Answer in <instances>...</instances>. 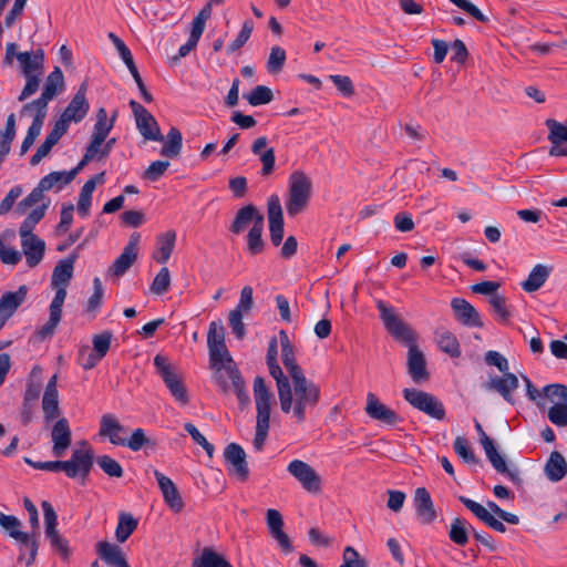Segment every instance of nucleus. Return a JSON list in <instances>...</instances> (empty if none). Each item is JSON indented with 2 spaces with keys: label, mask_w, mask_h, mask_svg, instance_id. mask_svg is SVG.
Here are the masks:
<instances>
[{
  "label": "nucleus",
  "mask_w": 567,
  "mask_h": 567,
  "mask_svg": "<svg viewBox=\"0 0 567 567\" xmlns=\"http://www.w3.org/2000/svg\"><path fill=\"white\" fill-rule=\"evenodd\" d=\"M377 308L380 313L386 331L396 340L409 346L408 370L412 380L416 383L426 381L429 372L423 352L416 347V334L409 323H406L395 309L383 300L377 301Z\"/></svg>",
  "instance_id": "nucleus-1"
},
{
  "label": "nucleus",
  "mask_w": 567,
  "mask_h": 567,
  "mask_svg": "<svg viewBox=\"0 0 567 567\" xmlns=\"http://www.w3.org/2000/svg\"><path fill=\"white\" fill-rule=\"evenodd\" d=\"M320 395V386L302 375L291 379L290 385L281 390L278 398L282 413L291 414L296 423L301 424L307 419V412L319 403Z\"/></svg>",
  "instance_id": "nucleus-2"
},
{
  "label": "nucleus",
  "mask_w": 567,
  "mask_h": 567,
  "mask_svg": "<svg viewBox=\"0 0 567 567\" xmlns=\"http://www.w3.org/2000/svg\"><path fill=\"white\" fill-rule=\"evenodd\" d=\"M80 445V449L73 450L71 458L68 461L56 460L37 463H32L28 458L25 461L37 470L49 472L62 471L70 478H75L78 476L86 478L94 464V451L86 441H82Z\"/></svg>",
  "instance_id": "nucleus-3"
},
{
  "label": "nucleus",
  "mask_w": 567,
  "mask_h": 567,
  "mask_svg": "<svg viewBox=\"0 0 567 567\" xmlns=\"http://www.w3.org/2000/svg\"><path fill=\"white\" fill-rule=\"evenodd\" d=\"M207 346L209 350V360L216 369V380L224 392L229 390L228 382L224 378L223 369L229 364H235L233 358L225 344V329L220 322L213 321L209 324L207 334Z\"/></svg>",
  "instance_id": "nucleus-4"
},
{
  "label": "nucleus",
  "mask_w": 567,
  "mask_h": 567,
  "mask_svg": "<svg viewBox=\"0 0 567 567\" xmlns=\"http://www.w3.org/2000/svg\"><path fill=\"white\" fill-rule=\"evenodd\" d=\"M254 396L257 410L256 432L254 437V446L257 451L264 449L270 426V408L272 393L266 385L265 379L256 377L254 380Z\"/></svg>",
  "instance_id": "nucleus-5"
},
{
  "label": "nucleus",
  "mask_w": 567,
  "mask_h": 567,
  "mask_svg": "<svg viewBox=\"0 0 567 567\" xmlns=\"http://www.w3.org/2000/svg\"><path fill=\"white\" fill-rule=\"evenodd\" d=\"M17 60L27 80L18 97L20 102H23L39 90L44 68V51L38 49L33 52H19Z\"/></svg>",
  "instance_id": "nucleus-6"
},
{
  "label": "nucleus",
  "mask_w": 567,
  "mask_h": 567,
  "mask_svg": "<svg viewBox=\"0 0 567 567\" xmlns=\"http://www.w3.org/2000/svg\"><path fill=\"white\" fill-rule=\"evenodd\" d=\"M312 182L302 171H295L289 176L288 200L286 209L295 217L303 212L310 200Z\"/></svg>",
  "instance_id": "nucleus-7"
},
{
  "label": "nucleus",
  "mask_w": 567,
  "mask_h": 567,
  "mask_svg": "<svg viewBox=\"0 0 567 567\" xmlns=\"http://www.w3.org/2000/svg\"><path fill=\"white\" fill-rule=\"evenodd\" d=\"M154 365L174 399L182 405L188 404L189 396L187 389L181 375L168 362L167 358L162 354H156L154 358Z\"/></svg>",
  "instance_id": "nucleus-8"
},
{
  "label": "nucleus",
  "mask_w": 567,
  "mask_h": 567,
  "mask_svg": "<svg viewBox=\"0 0 567 567\" xmlns=\"http://www.w3.org/2000/svg\"><path fill=\"white\" fill-rule=\"evenodd\" d=\"M475 429L480 435V441L485 454L495 471L499 474L506 475L514 484L520 485L522 478L518 468L515 466H507L503 456L497 452L493 440L484 432L481 423L477 421L475 422Z\"/></svg>",
  "instance_id": "nucleus-9"
},
{
  "label": "nucleus",
  "mask_w": 567,
  "mask_h": 567,
  "mask_svg": "<svg viewBox=\"0 0 567 567\" xmlns=\"http://www.w3.org/2000/svg\"><path fill=\"white\" fill-rule=\"evenodd\" d=\"M403 396L414 409H417L429 416L436 420H443L445 417L443 403L433 394L416 389H404Z\"/></svg>",
  "instance_id": "nucleus-10"
},
{
  "label": "nucleus",
  "mask_w": 567,
  "mask_h": 567,
  "mask_svg": "<svg viewBox=\"0 0 567 567\" xmlns=\"http://www.w3.org/2000/svg\"><path fill=\"white\" fill-rule=\"evenodd\" d=\"M0 526L9 533L10 537L30 548V557L27 564H33L38 553V540L35 538V533L29 535L28 533L21 532V522L16 516L6 515L1 512Z\"/></svg>",
  "instance_id": "nucleus-11"
},
{
  "label": "nucleus",
  "mask_w": 567,
  "mask_h": 567,
  "mask_svg": "<svg viewBox=\"0 0 567 567\" xmlns=\"http://www.w3.org/2000/svg\"><path fill=\"white\" fill-rule=\"evenodd\" d=\"M130 106L134 113L136 126L141 135L147 141L164 142L155 117L138 102L132 100Z\"/></svg>",
  "instance_id": "nucleus-12"
},
{
  "label": "nucleus",
  "mask_w": 567,
  "mask_h": 567,
  "mask_svg": "<svg viewBox=\"0 0 567 567\" xmlns=\"http://www.w3.org/2000/svg\"><path fill=\"white\" fill-rule=\"evenodd\" d=\"M287 471L301 484V486L307 492H320L321 478L319 474L308 463L300 460H293L288 464Z\"/></svg>",
  "instance_id": "nucleus-13"
},
{
  "label": "nucleus",
  "mask_w": 567,
  "mask_h": 567,
  "mask_svg": "<svg viewBox=\"0 0 567 567\" xmlns=\"http://www.w3.org/2000/svg\"><path fill=\"white\" fill-rule=\"evenodd\" d=\"M141 236L137 233L131 235L127 245L124 247L122 254L109 267L107 272L115 277L123 276L136 261L138 255V244Z\"/></svg>",
  "instance_id": "nucleus-14"
},
{
  "label": "nucleus",
  "mask_w": 567,
  "mask_h": 567,
  "mask_svg": "<svg viewBox=\"0 0 567 567\" xmlns=\"http://www.w3.org/2000/svg\"><path fill=\"white\" fill-rule=\"evenodd\" d=\"M213 12V7L209 3H206L204 8L198 12V14L194 18L192 22V30L189 38L185 44H183L178 50V55L174 58V60H178L181 58H185L193 51L205 30L206 22L210 18Z\"/></svg>",
  "instance_id": "nucleus-15"
},
{
  "label": "nucleus",
  "mask_w": 567,
  "mask_h": 567,
  "mask_svg": "<svg viewBox=\"0 0 567 567\" xmlns=\"http://www.w3.org/2000/svg\"><path fill=\"white\" fill-rule=\"evenodd\" d=\"M28 291V287L22 285L17 291H8L0 297V330L25 301Z\"/></svg>",
  "instance_id": "nucleus-16"
},
{
  "label": "nucleus",
  "mask_w": 567,
  "mask_h": 567,
  "mask_svg": "<svg viewBox=\"0 0 567 567\" xmlns=\"http://www.w3.org/2000/svg\"><path fill=\"white\" fill-rule=\"evenodd\" d=\"M267 213L271 243L279 246L284 238V216L278 195L274 194L268 198Z\"/></svg>",
  "instance_id": "nucleus-17"
},
{
  "label": "nucleus",
  "mask_w": 567,
  "mask_h": 567,
  "mask_svg": "<svg viewBox=\"0 0 567 567\" xmlns=\"http://www.w3.org/2000/svg\"><path fill=\"white\" fill-rule=\"evenodd\" d=\"M89 109L90 104L86 100V83H82L61 114L60 120H64L68 125H70L71 122L78 123L85 117Z\"/></svg>",
  "instance_id": "nucleus-18"
},
{
  "label": "nucleus",
  "mask_w": 567,
  "mask_h": 567,
  "mask_svg": "<svg viewBox=\"0 0 567 567\" xmlns=\"http://www.w3.org/2000/svg\"><path fill=\"white\" fill-rule=\"evenodd\" d=\"M545 124L549 131V155L555 157L567 156V125L554 118L546 120Z\"/></svg>",
  "instance_id": "nucleus-19"
},
{
  "label": "nucleus",
  "mask_w": 567,
  "mask_h": 567,
  "mask_svg": "<svg viewBox=\"0 0 567 567\" xmlns=\"http://www.w3.org/2000/svg\"><path fill=\"white\" fill-rule=\"evenodd\" d=\"M266 523L269 535L278 543L285 553H291L293 546L289 536L284 532V518L279 511L269 508L266 512Z\"/></svg>",
  "instance_id": "nucleus-20"
},
{
  "label": "nucleus",
  "mask_w": 567,
  "mask_h": 567,
  "mask_svg": "<svg viewBox=\"0 0 567 567\" xmlns=\"http://www.w3.org/2000/svg\"><path fill=\"white\" fill-rule=\"evenodd\" d=\"M413 504L419 522L422 525H431L437 517L434 503L425 487L415 489Z\"/></svg>",
  "instance_id": "nucleus-21"
},
{
  "label": "nucleus",
  "mask_w": 567,
  "mask_h": 567,
  "mask_svg": "<svg viewBox=\"0 0 567 567\" xmlns=\"http://www.w3.org/2000/svg\"><path fill=\"white\" fill-rule=\"evenodd\" d=\"M52 454L55 457L65 455L72 442V432L69 421L65 417L59 419L51 431Z\"/></svg>",
  "instance_id": "nucleus-22"
},
{
  "label": "nucleus",
  "mask_w": 567,
  "mask_h": 567,
  "mask_svg": "<svg viewBox=\"0 0 567 567\" xmlns=\"http://www.w3.org/2000/svg\"><path fill=\"white\" fill-rule=\"evenodd\" d=\"M22 252L25 256L27 265L30 268L37 267L43 259L45 252V243L43 239L30 233L20 235Z\"/></svg>",
  "instance_id": "nucleus-23"
},
{
  "label": "nucleus",
  "mask_w": 567,
  "mask_h": 567,
  "mask_svg": "<svg viewBox=\"0 0 567 567\" xmlns=\"http://www.w3.org/2000/svg\"><path fill=\"white\" fill-rule=\"evenodd\" d=\"M484 388L497 392L506 402L514 404L513 392L518 388V379L514 373L505 372L502 377L489 378Z\"/></svg>",
  "instance_id": "nucleus-24"
},
{
  "label": "nucleus",
  "mask_w": 567,
  "mask_h": 567,
  "mask_svg": "<svg viewBox=\"0 0 567 567\" xmlns=\"http://www.w3.org/2000/svg\"><path fill=\"white\" fill-rule=\"evenodd\" d=\"M365 413L373 420L382 422L386 425H394L401 421L395 411L381 403L373 393L367 395Z\"/></svg>",
  "instance_id": "nucleus-25"
},
{
  "label": "nucleus",
  "mask_w": 567,
  "mask_h": 567,
  "mask_svg": "<svg viewBox=\"0 0 567 567\" xmlns=\"http://www.w3.org/2000/svg\"><path fill=\"white\" fill-rule=\"evenodd\" d=\"M154 476L158 483L165 503L172 511L179 513L184 508V502L174 482L157 470L154 471Z\"/></svg>",
  "instance_id": "nucleus-26"
},
{
  "label": "nucleus",
  "mask_w": 567,
  "mask_h": 567,
  "mask_svg": "<svg viewBox=\"0 0 567 567\" xmlns=\"http://www.w3.org/2000/svg\"><path fill=\"white\" fill-rule=\"evenodd\" d=\"M451 307L455 313L456 319L464 326L482 328L483 322L481 320L477 310L465 299L454 298L451 301Z\"/></svg>",
  "instance_id": "nucleus-27"
},
{
  "label": "nucleus",
  "mask_w": 567,
  "mask_h": 567,
  "mask_svg": "<svg viewBox=\"0 0 567 567\" xmlns=\"http://www.w3.org/2000/svg\"><path fill=\"white\" fill-rule=\"evenodd\" d=\"M267 145L268 140L266 136L256 138L251 144L252 154L259 156V161L262 165L260 171L261 176H269L275 171V150L272 147L267 148Z\"/></svg>",
  "instance_id": "nucleus-28"
},
{
  "label": "nucleus",
  "mask_w": 567,
  "mask_h": 567,
  "mask_svg": "<svg viewBox=\"0 0 567 567\" xmlns=\"http://www.w3.org/2000/svg\"><path fill=\"white\" fill-rule=\"evenodd\" d=\"M224 457L231 466V471L243 481L248 477L249 468L246 462V453L239 444H228L224 451Z\"/></svg>",
  "instance_id": "nucleus-29"
},
{
  "label": "nucleus",
  "mask_w": 567,
  "mask_h": 567,
  "mask_svg": "<svg viewBox=\"0 0 567 567\" xmlns=\"http://www.w3.org/2000/svg\"><path fill=\"white\" fill-rule=\"evenodd\" d=\"M280 344H281V360L290 375V379L299 378L305 375L303 370L297 363L295 349L290 342V339L285 330L279 332Z\"/></svg>",
  "instance_id": "nucleus-30"
},
{
  "label": "nucleus",
  "mask_w": 567,
  "mask_h": 567,
  "mask_svg": "<svg viewBox=\"0 0 567 567\" xmlns=\"http://www.w3.org/2000/svg\"><path fill=\"white\" fill-rule=\"evenodd\" d=\"M458 501L488 527L499 533L506 532V526L480 503L465 496H458Z\"/></svg>",
  "instance_id": "nucleus-31"
},
{
  "label": "nucleus",
  "mask_w": 567,
  "mask_h": 567,
  "mask_svg": "<svg viewBox=\"0 0 567 567\" xmlns=\"http://www.w3.org/2000/svg\"><path fill=\"white\" fill-rule=\"evenodd\" d=\"M96 553L110 567H130L122 548L117 545L106 540L100 542L96 545Z\"/></svg>",
  "instance_id": "nucleus-32"
},
{
  "label": "nucleus",
  "mask_w": 567,
  "mask_h": 567,
  "mask_svg": "<svg viewBox=\"0 0 567 567\" xmlns=\"http://www.w3.org/2000/svg\"><path fill=\"white\" fill-rule=\"evenodd\" d=\"M58 398L56 377L53 375L45 386L42 399V409L47 422L56 419L60 414Z\"/></svg>",
  "instance_id": "nucleus-33"
},
{
  "label": "nucleus",
  "mask_w": 567,
  "mask_h": 567,
  "mask_svg": "<svg viewBox=\"0 0 567 567\" xmlns=\"http://www.w3.org/2000/svg\"><path fill=\"white\" fill-rule=\"evenodd\" d=\"M124 431V426L118 422V420L110 413L102 415L100 420V432L101 436H105L110 440V442L114 445H123L124 437L121 436V433Z\"/></svg>",
  "instance_id": "nucleus-34"
},
{
  "label": "nucleus",
  "mask_w": 567,
  "mask_h": 567,
  "mask_svg": "<svg viewBox=\"0 0 567 567\" xmlns=\"http://www.w3.org/2000/svg\"><path fill=\"white\" fill-rule=\"evenodd\" d=\"M76 259L78 255L71 254L69 257L58 262V265L53 269L51 277V285L53 287L69 285L73 276L74 262L76 261Z\"/></svg>",
  "instance_id": "nucleus-35"
},
{
  "label": "nucleus",
  "mask_w": 567,
  "mask_h": 567,
  "mask_svg": "<svg viewBox=\"0 0 567 567\" xmlns=\"http://www.w3.org/2000/svg\"><path fill=\"white\" fill-rule=\"evenodd\" d=\"M545 474L550 482H559L567 474V461L558 451H553L545 464Z\"/></svg>",
  "instance_id": "nucleus-36"
},
{
  "label": "nucleus",
  "mask_w": 567,
  "mask_h": 567,
  "mask_svg": "<svg viewBox=\"0 0 567 567\" xmlns=\"http://www.w3.org/2000/svg\"><path fill=\"white\" fill-rule=\"evenodd\" d=\"M258 217H264V215H261L254 205L250 204L241 207L230 225V231L234 234L243 233L248 225L252 224L254 226Z\"/></svg>",
  "instance_id": "nucleus-37"
},
{
  "label": "nucleus",
  "mask_w": 567,
  "mask_h": 567,
  "mask_svg": "<svg viewBox=\"0 0 567 567\" xmlns=\"http://www.w3.org/2000/svg\"><path fill=\"white\" fill-rule=\"evenodd\" d=\"M439 348L452 358L461 355V346L457 338L446 328H437L434 332Z\"/></svg>",
  "instance_id": "nucleus-38"
},
{
  "label": "nucleus",
  "mask_w": 567,
  "mask_h": 567,
  "mask_svg": "<svg viewBox=\"0 0 567 567\" xmlns=\"http://www.w3.org/2000/svg\"><path fill=\"white\" fill-rule=\"evenodd\" d=\"M175 241V230H167L166 233L158 235L156 239L157 247L156 251L153 254V258L159 264H165L174 250Z\"/></svg>",
  "instance_id": "nucleus-39"
},
{
  "label": "nucleus",
  "mask_w": 567,
  "mask_h": 567,
  "mask_svg": "<svg viewBox=\"0 0 567 567\" xmlns=\"http://www.w3.org/2000/svg\"><path fill=\"white\" fill-rule=\"evenodd\" d=\"M551 272V268L537 264L529 272L527 279L522 282V288L526 292H535L543 287Z\"/></svg>",
  "instance_id": "nucleus-40"
},
{
  "label": "nucleus",
  "mask_w": 567,
  "mask_h": 567,
  "mask_svg": "<svg viewBox=\"0 0 567 567\" xmlns=\"http://www.w3.org/2000/svg\"><path fill=\"white\" fill-rule=\"evenodd\" d=\"M192 567H234L220 554L215 551L212 547H205L202 554L194 558Z\"/></svg>",
  "instance_id": "nucleus-41"
},
{
  "label": "nucleus",
  "mask_w": 567,
  "mask_h": 567,
  "mask_svg": "<svg viewBox=\"0 0 567 567\" xmlns=\"http://www.w3.org/2000/svg\"><path fill=\"white\" fill-rule=\"evenodd\" d=\"M64 89V76L63 72L59 66L48 75L41 96L48 103L55 97V95Z\"/></svg>",
  "instance_id": "nucleus-42"
},
{
  "label": "nucleus",
  "mask_w": 567,
  "mask_h": 567,
  "mask_svg": "<svg viewBox=\"0 0 567 567\" xmlns=\"http://www.w3.org/2000/svg\"><path fill=\"white\" fill-rule=\"evenodd\" d=\"M265 219L264 217H258L257 221L254 226H251L250 230L247 235V250L250 255H259L265 249V240L262 239Z\"/></svg>",
  "instance_id": "nucleus-43"
},
{
  "label": "nucleus",
  "mask_w": 567,
  "mask_h": 567,
  "mask_svg": "<svg viewBox=\"0 0 567 567\" xmlns=\"http://www.w3.org/2000/svg\"><path fill=\"white\" fill-rule=\"evenodd\" d=\"M165 144L161 150V155L168 158H176L179 156L183 146V136L181 131L172 126L168 131L166 138L164 137Z\"/></svg>",
  "instance_id": "nucleus-44"
},
{
  "label": "nucleus",
  "mask_w": 567,
  "mask_h": 567,
  "mask_svg": "<svg viewBox=\"0 0 567 567\" xmlns=\"http://www.w3.org/2000/svg\"><path fill=\"white\" fill-rule=\"evenodd\" d=\"M75 177V172H52L39 182V186L43 192L51 190L56 187L61 189L63 186L70 184Z\"/></svg>",
  "instance_id": "nucleus-45"
},
{
  "label": "nucleus",
  "mask_w": 567,
  "mask_h": 567,
  "mask_svg": "<svg viewBox=\"0 0 567 567\" xmlns=\"http://www.w3.org/2000/svg\"><path fill=\"white\" fill-rule=\"evenodd\" d=\"M229 362L230 361L228 360V368L223 369V374H226L231 381V385L238 400L243 404H247L249 402V395L246 391L244 379L241 378L240 371L236 364H229Z\"/></svg>",
  "instance_id": "nucleus-46"
},
{
  "label": "nucleus",
  "mask_w": 567,
  "mask_h": 567,
  "mask_svg": "<svg viewBox=\"0 0 567 567\" xmlns=\"http://www.w3.org/2000/svg\"><path fill=\"white\" fill-rule=\"evenodd\" d=\"M471 528L473 527L464 518L455 517L451 523L449 537L454 544L465 546L468 543Z\"/></svg>",
  "instance_id": "nucleus-47"
},
{
  "label": "nucleus",
  "mask_w": 567,
  "mask_h": 567,
  "mask_svg": "<svg viewBox=\"0 0 567 567\" xmlns=\"http://www.w3.org/2000/svg\"><path fill=\"white\" fill-rule=\"evenodd\" d=\"M48 104L49 103L40 95V97L32 102L24 104L20 110V115L24 116L34 112L32 124H37L38 122V125H43L48 113Z\"/></svg>",
  "instance_id": "nucleus-48"
},
{
  "label": "nucleus",
  "mask_w": 567,
  "mask_h": 567,
  "mask_svg": "<svg viewBox=\"0 0 567 567\" xmlns=\"http://www.w3.org/2000/svg\"><path fill=\"white\" fill-rule=\"evenodd\" d=\"M137 520L128 513H120L115 536L118 543H124L137 528Z\"/></svg>",
  "instance_id": "nucleus-49"
},
{
  "label": "nucleus",
  "mask_w": 567,
  "mask_h": 567,
  "mask_svg": "<svg viewBox=\"0 0 567 567\" xmlns=\"http://www.w3.org/2000/svg\"><path fill=\"white\" fill-rule=\"evenodd\" d=\"M115 115L116 114L109 118L105 109L101 107L96 114V122L94 124L92 136L105 142L106 136L114 126Z\"/></svg>",
  "instance_id": "nucleus-50"
},
{
  "label": "nucleus",
  "mask_w": 567,
  "mask_h": 567,
  "mask_svg": "<svg viewBox=\"0 0 567 567\" xmlns=\"http://www.w3.org/2000/svg\"><path fill=\"white\" fill-rule=\"evenodd\" d=\"M493 311L497 316V320L502 323H507L512 317V311L507 306V300L499 293H494L488 300Z\"/></svg>",
  "instance_id": "nucleus-51"
},
{
  "label": "nucleus",
  "mask_w": 567,
  "mask_h": 567,
  "mask_svg": "<svg viewBox=\"0 0 567 567\" xmlns=\"http://www.w3.org/2000/svg\"><path fill=\"white\" fill-rule=\"evenodd\" d=\"M109 38L114 43L115 48L118 51L120 56L122 58L123 62L128 68L132 76H135V74H138L140 72L135 65L133 55H132L130 49L126 47V44L117 35H115L112 32L109 34Z\"/></svg>",
  "instance_id": "nucleus-52"
},
{
  "label": "nucleus",
  "mask_w": 567,
  "mask_h": 567,
  "mask_svg": "<svg viewBox=\"0 0 567 567\" xmlns=\"http://www.w3.org/2000/svg\"><path fill=\"white\" fill-rule=\"evenodd\" d=\"M48 205L43 204L35 207L22 221L19 228V235H29L33 233L35 225L44 217Z\"/></svg>",
  "instance_id": "nucleus-53"
},
{
  "label": "nucleus",
  "mask_w": 567,
  "mask_h": 567,
  "mask_svg": "<svg viewBox=\"0 0 567 567\" xmlns=\"http://www.w3.org/2000/svg\"><path fill=\"white\" fill-rule=\"evenodd\" d=\"M16 132V115L11 113L7 118L6 130L0 131V152H10Z\"/></svg>",
  "instance_id": "nucleus-54"
},
{
  "label": "nucleus",
  "mask_w": 567,
  "mask_h": 567,
  "mask_svg": "<svg viewBox=\"0 0 567 567\" xmlns=\"http://www.w3.org/2000/svg\"><path fill=\"white\" fill-rule=\"evenodd\" d=\"M245 97L250 105L258 106L270 103L274 99V94L268 86L257 85L248 95H245Z\"/></svg>",
  "instance_id": "nucleus-55"
},
{
  "label": "nucleus",
  "mask_w": 567,
  "mask_h": 567,
  "mask_svg": "<svg viewBox=\"0 0 567 567\" xmlns=\"http://www.w3.org/2000/svg\"><path fill=\"white\" fill-rule=\"evenodd\" d=\"M455 453L466 463L476 464L478 460L464 436H456L453 443Z\"/></svg>",
  "instance_id": "nucleus-56"
},
{
  "label": "nucleus",
  "mask_w": 567,
  "mask_h": 567,
  "mask_svg": "<svg viewBox=\"0 0 567 567\" xmlns=\"http://www.w3.org/2000/svg\"><path fill=\"white\" fill-rule=\"evenodd\" d=\"M93 192H94L93 182H85V184L83 185V187L80 192L79 200H78V213L82 217H86L89 215Z\"/></svg>",
  "instance_id": "nucleus-57"
},
{
  "label": "nucleus",
  "mask_w": 567,
  "mask_h": 567,
  "mask_svg": "<svg viewBox=\"0 0 567 567\" xmlns=\"http://www.w3.org/2000/svg\"><path fill=\"white\" fill-rule=\"evenodd\" d=\"M47 538L50 542L51 547L63 558L69 559L71 555V550L69 547V542L63 536L60 535L58 530L45 534Z\"/></svg>",
  "instance_id": "nucleus-58"
},
{
  "label": "nucleus",
  "mask_w": 567,
  "mask_h": 567,
  "mask_svg": "<svg viewBox=\"0 0 567 567\" xmlns=\"http://www.w3.org/2000/svg\"><path fill=\"white\" fill-rule=\"evenodd\" d=\"M113 334L111 331H104L99 334H94L92 338L93 352L102 359L107 354Z\"/></svg>",
  "instance_id": "nucleus-59"
},
{
  "label": "nucleus",
  "mask_w": 567,
  "mask_h": 567,
  "mask_svg": "<svg viewBox=\"0 0 567 567\" xmlns=\"http://www.w3.org/2000/svg\"><path fill=\"white\" fill-rule=\"evenodd\" d=\"M547 416L554 425L559 427L567 426V402L555 403L548 409Z\"/></svg>",
  "instance_id": "nucleus-60"
},
{
  "label": "nucleus",
  "mask_w": 567,
  "mask_h": 567,
  "mask_svg": "<svg viewBox=\"0 0 567 567\" xmlns=\"http://www.w3.org/2000/svg\"><path fill=\"white\" fill-rule=\"evenodd\" d=\"M286 62V51L280 47L271 48L268 61L267 70L269 73H278L282 70Z\"/></svg>",
  "instance_id": "nucleus-61"
},
{
  "label": "nucleus",
  "mask_w": 567,
  "mask_h": 567,
  "mask_svg": "<svg viewBox=\"0 0 567 567\" xmlns=\"http://www.w3.org/2000/svg\"><path fill=\"white\" fill-rule=\"evenodd\" d=\"M252 30H254L252 20H246L243 24L240 32L236 37V39L228 45L227 52L234 53L235 51H237L241 47H244L246 44V42L249 40Z\"/></svg>",
  "instance_id": "nucleus-62"
},
{
  "label": "nucleus",
  "mask_w": 567,
  "mask_h": 567,
  "mask_svg": "<svg viewBox=\"0 0 567 567\" xmlns=\"http://www.w3.org/2000/svg\"><path fill=\"white\" fill-rule=\"evenodd\" d=\"M171 286V275L169 270L166 267H163L159 272L155 276L152 285H151V291L155 295H163L165 293Z\"/></svg>",
  "instance_id": "nucleus-63"
},
{
  "label": "nucleus",
  "mask_w": 567,
  "mask_h": 567,
  "mask_svg": "<svg viewBox=\"0 0 567 567\" xmlns=\"http://www.w3.org/2000/svg\"><path fill=\"white\" fill-rule=\"evenodd\" d=\"M99 466L105 474L111 477H121L123 475V468L120 463L109 455H102L96 458Z\"/></svg>",
  "instance_id": "nucleus-64"
}]
</instances>
